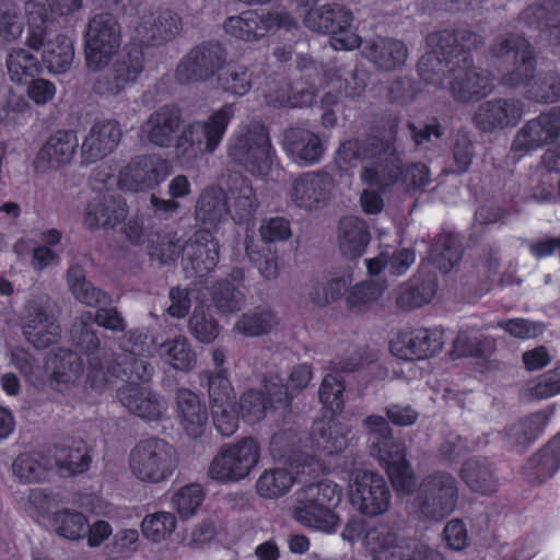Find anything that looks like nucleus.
<instances>
[{"label": "nucleus", "mask_w": 560, "mask_h": 560, "mask_svg": "<svg viewBox=\"0 0 560 560\" xmlns=\"http://www.w3.org/2000/svg\"><path fill=\"white\" fill-rule=\"evenodd\" d=\"M427 44L431 51L424 54L418 61L417 69L420 78L428 84L443 86V80L451 75V61H456L462 47L479 48L483 38L469 30H443L429 34Z\"/></svg>", "instance_id": "f257e3e1"}, {"label": "nucleus", "mask_w": 560, "mask_h": 560, "mask_svg": "<svg viewBox=\"0 0 560 560\" xmlns=\"http://www.w3.org/2000/svg\"><path fill=\"white\" fill-rule=\"evenodd\" d=\"M458 499L456 477L446 470H434L420 480L415 494V505L422 518L440 522L453 513Z\"/></svg>", "instance_id": "f03ea898"}, {"label": "nucleus", "mask_w": 560, "mask_h": 560, "mask_svg": "<svg viewBox=\"0 0 560 560\" xmlns=\"http://www.w3.org/2000/svg\"><path fill=\"white\" fill-rule=\"evenodd\" d=\"M178 465L177 452L172 444L159 438L138 442L130 452L131 474L142 482L166 481Z\"/></svg>", "instance_id": "7ed1b4c3"}, {"label": "nucleus", "mask_w": 560, "mask_h": 560, "mask_svg": "<svg viewBox=\"0 0 560 560\" xmlns=\"http://www.w3.org/2000/svg\"><path fill=\"white\" fill-rule=\"evenodd\" d=\"M121 26L117 18L102 12L92 16L84 33V58L89 71L100 72L108 67L121 45Z\"/></svg>", "instance_id": "20e7f679"}, {"label": "nucleus", "mask_w": 560, "mask_h": 560, "mask_svg": "<svg viewBox=\"0 0 560 560\" xmlns=\"http://www.w3.org/2000/svg\"><path fill=\"white\" fill-rule=\"evenodd\" d=\"M492 58L504 65H512V69L501 77V84L515 89L528 84L536 72V57L534 47L523 36L505 34L498 36L490 46Z\"/></svg>", "instance_id": "39448f33"}, {"label": "nucleus", "mask_w": 560, "mask_h": 560, "mask_svg": "<svg viewBox=\"0 0 560 560\" xmlns=\"http://www.w3.org/2000/svg\"><path fill=\"white\" fill-rule=\"evenodd\" d=\"M228 155L247 172L265 176L271 168L272 150L268 129L252 122L235 133L228 143Z\"/></svg>", "instance_id": "423d86ee"}, {"label": "nucleus", "mask_w": 560, "mask_h": 560, "mask_svg": "<svg viewBox=\"0 0 560 560\" xmlns=\"http://www.w3.org/2000/svg\"><path fill=\"white\" fill-rule=\"evenodd\" d=\"M553 141H557V144L546 151L544 163L549 171L560 172V168L551 167L548 160V154L560 148V106L526 121L517 130L511 144V151L521 158Z\"/></svg>", "instance_id": "0eeeda50"}, {"label": "nucleus", "mask_w": 560, "mask_h": 560, "mask_svg": "<svg viewBox=\"0 0 560 560\" xmlns=\"http://www.w3.org/2000/svg\"><path fill=\"white\" fill-rule=\"evenodd\" d=\"M474 49L462 47L456 61L447 65L451 68L448 91L454 101L463 104L479 101L492 91L489 73L474 66L470 54Z\"/></svg>", "instance_id": "6e6552de"}, {"label": "nucleus", "mask_w": 560, "mask_h": 560, "mask_svg": "<svg viewBox=\"0 0 560 560\" xmlns=\"http://www.w3.org/2000/svg\"><path fill=\"white\" fill-rule=\"evenodd\" d=\"M351 23V12L340 5L313 8L304 16L307 28L330 35L329 42L335 50H351L360 46L361 38Z\"/></svg>", "instance_id": "1a4fd4ad"}, {"label": "nucleus", "mask_w": 560, "mask_h": 560, "mask_svg": "<svg viewBox=\"0 0 560 560\" xmlns=\"http://www.w3.org/2000/svg\"><path fill=\"white\" fill-rule=\"evenodd\" d=\"M259 459V446L253 438L221 447L212 459L208 475L220 482L237 481L249 475Z\"/></svg>", "instance_id": "9d476101"}, {"label": "nucleus", "mask_w": 560, "mask_h": 560, "mask_svg": "<svg viewBox=\"0 0 560 560\" xmlns=\"http://www.w3.org/2000/svg\"><path fill=\"white\" fill-rule=\"evenodd\" d=\"M296 21L288 12L246 10L240 15L230 16L224 30L231 36L253 42L279 28H296Z\"/></svg>", "instance_id": "9b49d317"}, {"label": "nucleus", "mask_w": 560, "mask_h": 560, "mask_svg": "<svg viewBox=\"0 0 560 560\" xmlns=\"http://www.w3.org/2000/svg\"><path fill=\"white\" fill-rule=\"evenodd\" d=\"M226 60V51L218 42H203L186 54L175 70L180 84L200 83L211 79Z\"/></svg>", "instance_id": "f8f14e48"}, {"label": "nucleus", "mask_w": 560, "mask_h": 560, "mask_svg": "<svg viewBox=\"0 0 560 560\" xmlns=\"http://www.w3.org/2000/svg\"><path fill=\"white\" fill-rule=\"evenodd\" d=\"M72 346L86 355L88 382L91 387L102 390L105 387V370L115 353L101 347L97 331L88 323L73 325L71 329Z\"/></svg>", "instance_id": "ddd939ff"}, {"label": "nucleus", "mask_w": 560, "mask_h": 560, "mask_svg": "<svg viewBox=\"0 0 560 560\" xmlns=\"http://www.w3.org/2000/svg\"><path fill=\"white\" fill-rule=\"evenodd\" d=\"M390 490L383 476L373 471H358L354 477L351 502L365 515L385 513L390 505Z\"/></svg>", "instance_id": "4468645a"}, {"label": "nucleus", "mask_w": 560, "mask_h": 560, "mask_svg": "<svg viewBox=\"0 0 560 560\" xmlns=\"http://www.w3.org/2000/svg\"><path fill=\"white\" fill-rule=\"evenodd\" d=\"M171 173V164L158 154L135 158L120 173L119 185L130 191L151 189Z\"/></svg>", "instance_id": "2eb2a0df"}, {"label": "nucleus", "mask_w": 560, "mask_h": 560, "mask_svg": "<svg viewBox=\"0 0 560 560\" xmlns=\"http://www.w3.org/2000/svg\"><path fill=\"white\" fill-rule=\"evenodd\" d=\"M220 246L208 230L196 231L183 246V266L188 276L203 277L219 262Z\"/></svg>", "instance_id": "dca6fc26"}, {"label": "nucleus", "mask_w": 560, "mask_h": 560, "mask_svg": "<svg viewBox=\"0 0 560 560\" xmlns=\"http://www.w3.org/2000/svg\"><path fill=\"white\" fill-rule=\"evenodd\" d=\"M121 137L122 130L116 119L95 121L81 144V165H91L109 155L119 144Z\"/></svg>", "instance_id": "f3484780"}, {"label": "nucleus", "mask_w": 560, "mask_h": 560, "mask_svg": "<svg viewBox=\"0 0 560 560\" xmlns=\"http://www.w3.org/2000/svg\"><path fill=\"white\" fill-rule=\"evenodd\" d=\"M183 124L182 110L176 105H163L152 112L140 126V138L158 148L173 145Z\"/></svg>", "instance_id": "a211bd4d"}, {"label": "nucleus", "mask_w": 560, "mask_h": 560, "mask_svg": "<svg viewBox=\"0 0 560 560\" xmlns=\"http://www.w3.org/2000/svg\"><path fill=\"white\" fill-rule=\"evenodd\" d=\"M523 115V103L514 98H494L481 103L472 117L475 126L492 132L515 126Z\"/></svg>", "instance_id": "6ab92c4d"}, {"label": "nucleus", "mask_w": 560, "mask_h": 560, "mask_svg": "<svg viewBox=\"0 0 560 560\" xmlns=\"http://www.w3.org/2000/svg\"><path fill=\"white\" fill-rule=\"evenodd\" d=\"M22 331L34 348L46 349L57 342L60 326L42 303L32 301L25 307Z\"/></svg>", "instance_id": "aec40b11"}, {"label": "nucleus", "mask_w": 560, "mask_h": 560, "mask_svg": "<svg viewBox=\"0 0 560 560\" xmlns=\"http://www.w3.org/2000/svg\"><path fill=\"white\" fill-rule=\"evenodd\" d=\"M366 435L369 453L377 460H399L402 457V444L394 438L386 418L371 415L362 420Z\"/></svg>", "instance_id": "412c9836"}, {"label": "nucleus", "mask_w": 560, "mask_h": 560, "mask_svg": "<svg viewBox=\"0 0 560 560\" xmlns=\"http://www.w3.org/2000/svg\"><path fill=\"white\" fill-rule=\"evenodd\" d=\"M182 27V19L177 13L168 9H159L141 18L136 27V35L144 46H159L172 40Z\"/></svg>", "instance_id": "4be33fe9"}, {"label": "nucleus", "mask_w": 560, "mask_h": 560, "mask_svg": "<svg viewBox=\"0 0 560 560\" xmlns=\"http://www.w3.org/2000/svg\"><path fill=\"white\" fill-rule=\"evenodd\" d=\"M229 214L236 224L250 222L258 208L259 201L252 182L238 172L228 175L225 180Z\"/></svg>", "instance_id": "5701e85b"}, {"label": "nucleus", "mask_w": 560, "mask_h": 560, "mask_svg": "<svg viewBox=\"0 0 560 560\" xmlns=\"http://www.w3.org/2000/svg\"><path fill=\"white\" fill-rule=\"evenodd\" d=\"M443 335L438 330L416 329L399 332L392 341V351L402 360H422L438 353L443 347Z\"/></svg>", "instance_id": "b1692460"}, {"label": "nucleus", "mask_w": 560, "mask_h": 560, "mask_svg": "<svg viewBox=\"0 0 560 560\" xmlns=\"http://www.w3.org/2000/svg\"><path fill=\"white\" fill-rule=\"evenodd\" d=\"M116 397L131 413L148 421L160 420L166 410L162 397L136 383L121 385L116 392Z\"/></svg>", "instance_id": "393cba45"}, {"label": "nucleus", "mask_w": 560, "mask_h": 560, "mask_svg": "<svg viewBox=\"0 0 560 560\" xmlns=\"http://www.w3.org/2000/svg\"><path fill=\"white\" fill-rule=\"evenodd\" d=\"M79 147L77 135L70 130H60L51 135L38 151L34 165L42 173L69 164Z\"/></svg>", "instance_id": "a878e982"}, {"label": "nucleus", "mask_w": 560, "mask_h": 560, "mask_svg": "<svg viewBox=\"0 0 560 560\" xmlns=\"http://www.w3.org/2000/svg\"><path fill=\"white\" fill-rule=\"evenodd\" d=\"M332 178L327 173H305L292 186L291 199L300 208L317 209L331 196Z\"/></svg>", "instance_id": "bb28decb"}, {"label": "nucleus", "mask_w": 560, "mask_h": 560, "mask_svg": "<svg viewBox=\"0 0 560 560\" xmlns=\"http://www.w3.org/2000/svg\"><path fill=\"white\" fill-rule=\"evenodd\" d=\"M128 214L126 202L115 195L92 199L85 208L83 223L88 230L115 229Z\"/></svg>", "instance_id": "cd10ccee"}, {"label": "nucleus", "mask_w": 560, "mask_h": 560, "mask_svg": "<svg viewBox=\"0 0 560 560\" xmlns=\"http://www.w3.org/2000/svg\"><path fill=\"white\" fill-rule=\"evenodd\" d=\"M308 494L305 487L295 492V502L292 508L294 520L306 527L326 533L334 532L338 524V516Z\"/></svg>", "instance_id": "c85d7f7f"}, {"label": "nucleus", "mask_w": 560, "mask_h": 560, "mask_svg": "<svg viewBox=\"0 0 560 560\" xmlns=\"http://www.w3.org/2000/svg\"><path fill=\"white\" fill-rule=\"evenodd\" d=\"M52 456V468L61 477H70L84 472L91 464L89 446L82 439H66L49 450Z\"/></svg>", "instance_id": "c756f323"}, {"label": "nucleus", "mask_w": 560, "mask_h": 560, "mask_svg": "<svg viewBox=\"0 0 560 560\" xmlns=\"http://www.w3.org/2000/svg\"><path fill=\"white\" fill-rule=\"evenodd\" d=\"M234 114V105L225 104L213 112L207 120H197L187 125L206 154H212L217 150Z\"/></svg>", "instance_id": "7c9ffc66"}, {"label": "nucleus", "mask_w": 560, "mask_h": 560, "mask_svg": "<svg viewBox=\"0 0 560 560\" xmlns=\"http://www.w3.org/2000/svg\"><path fill=\"white\" fill-rule=\"evenodd\" d=\"M282 144L287 154L298 164L317 163L324 153L320 138L305 128H287L283 132Z\"/></svg>", "instance_id": "2f4dec72"}, {"label": "nucleus", "mask_w": 560, "mask_h": 560, "mask_svg": "<svg viewBox=\"0 0 560 560\" xmlns=\"http://www.w3.org/2000/svg\"><path fill=\"white\" fill-rule=\"evenodd\" d=\"M352 439L350 427L335 419L315 421L312 428V446L326 455L345 451Z\"/></svg>", "instance_id": "473e14b6"}, {"label": "nucleus", "mask_w": 560, "mask_h": 560, "mask_svg": "<svg viewBox=\"0 0 560 560\" xmlns=\"http://www.w3.org/2000/svg\"><path fill=\"white\" fill-rule=\"evenodd\" d=\"M177 411L185 432L197 439L208 425V409L200 398L190 389L180 388L176 393Z\"/></svg>", "instance_id": "72a5a7b5"}, {"label": "nucleus", "mask_w": 560, "mask_h": 560, "mask_svg": "<svg viewBox=\"0 0 560 560\" xmlns=\"http://www.w3.org/2000/svg\"><path fill=\"white\" fill-rule=\"evenodd\" d=\"M105 386L113 378L128 380V383H136V381L149 382L154 374V366L144 357L122 354L112 357L108 364H106Z\"/></svg>", "instance_id": "f704fd0d"}, {"label": "nucleus", "mask_w": 560, "mask_h": 560, "mask_svg": "<svg viewBox=\"0 0 560 560\" xmlns=\"http://www.w3.org/2000/svg\"><path fill=\"white\" fill-rule=\"evenodd\" d=\"M363 52L376 67L386 71L401 67L408 56L406 45L389 37H377L368 42Z\"/></svg>", "instance_id": "c9c22d12"}, {"label": "nucleus", "mask_w": 560, "mask_h": 560, "mask_svg": "<svg viewBox=\"0 0 560 560\" xmlns=\"http://www.w3.org/2000/svg\"><path fill=\"white\" fill-rule=\"evenodd\" d=\"M395 152L396 149L390 140L375 136L347 140L338 149V154L345 162L352 160H372L373 162L393 155Z\"/></svg>", "instance_id": "e433bc0d"}, {"label": "nucleus", "mask_w": 560, "mask_h": 560, "mask_svg": "<svg viewBox=\"0 0 560 560\" xmlns=\"http://www.w3.org/2000/svg\"><path fill=\"white\" fill-rule=\"evenodd\" d=\"M365 222L357 217H346L339 222L338 244L342 256L357 259L363 255L370 243Z\"/></svg>", "instance_id": "4c0bfd02"}, {"label": "nucleus", "mask_w": 560, "mask_h": 560, "mask_svg": "<svg viewBox=\"0 0 560 560\" xmlns=\"http://www.w3.org/2000/svg\"><path fill=\"white\" fill-rule=\"evenodd\" d=\"M560 466V433L534 454L524 467V476L530 483H541Z\"/></svg>", "instance_id": "58836bf2"}, {"label": "nucleus", "mask_w": 560, "mask_h": 560, "mask_svg": "<svg viewBox=\"0 0 560 560\" xmlns=\"http://www.w3.org/2000/svg\"><path fill=\"white\" fill-rule=\"evenodd\" d=\"M226 214H229V210L225 190L219 186L205 188L196 202V221L207 226H215Z\"/></svg>", "instance_id": "ea45409f"}, {"label": "nucleus", "mask_w": 560, "mask_h": 560, "mask_svg": "<svg viewBox=\"0 0 560 560\" xmlns=\"http://www.w3.org/2000/svg\"><path fill=\"white\" fill-rule=\"evenodd\" d=\"M402 175V162L397 153L388 155L383 160L371 162L363 167L361 179L364 184L380 191L392 187Z\"/></svg>", "instance_id": "a19ab883"}, {"label": "nucleus", "mask_w": 560, "mask_h": 560, "mask_svg": "<svg viewBox=\"0 0 560 560\" xmlns=\"http://www.w3.org/2000/svg\"><path fill=\"white\" fill-rule=\"evenodd\" d=\"M368 538L375 544V560H406L412 539L398 537L387 526H378L369 532Z\"/></svg>", "instance_id": "79ce46f5"}, {"label": "nucleus", "mask_w": 560, "mask_h": 560, "mask_svg": "<svg viewBox=\"0 0 560 560\" xmlns=\"http://www.w3.org/2000/svg\"><path fill=\"white\" fill-rule=\"evenodd\" d=\"M368 538L375 544V560H406L412 539L398 537L387 526H378L369 532Z\"/></svg>", "instance_id": "37998d69"}, {"label": "nucleus", "mask_w": 560, "mask_h": 560, "mask_svg": "<svg viewBox=\"0 0 560 560\" xmlns=\"http://www.w3.org/2000/svg\"><path fill=\"white\" fill-rule=\"evenodd\" d=\"M67 280L73 296L82 304L96 307L100 305H109L112 298L105 291L94 287L86 277L82 266L71 265L67 272Z\"/></svg>", "instance_id": "c03bdc74"}, {"label": "nucleus", "mask_w": 560, "mask_h": 560, "mask_svg": "<svg viewBox=\"0 0 560 560\" xmlns=\"http://www.w3.org/2000/svg\"><path fill=\"white\" fill-rule=\"evenodd\" d=\"M463 481L475 492L491 494L498 489V478L486 458H469L460 468Z\"/></svg>", "instance_id": "a18cd8bd"}, {"label": "nucleus", "mask_w": 560, "mask_h": 560, "mask_svg": "<svg viewBox=\"0 0 560 560\" xmlns=\"http://www.w3.org/2000/svg\"><path fill=\"white\" fill-rule=\"evenodd\" d=\"M42 58L50 72L66 73L70 70L74 59L72 40L62 34L55 35L46 44Z\"/></svg>", "instance_id": "49530a36"}, {"label": "nucleus", "mask_w": 560, "mask_h": 560, "mask_svg": "<svg viewBox=\"0 0 560 560\" xmlns=\"http://www.w3.org/2000/svg\"><path fill=\"white\" fill-rule=\"evenodd\" d=\"M460 240L453 233L440 234L432 245L430 259L441 271H451L462 259Z\"/></svg>", "instance_id": "de8ad7c7"}, {"label": "nucleus", "mask_w": 560, "mask_h": 560, "mask_svg": "<svg viewBox=\"0 0 560 560\" xmlns=\"http://www.w3.org/2000/svg\"><path fill=\"white\" fill-rule=\"evenodd\" d=\"M160 349L161 358L175 370L189 372L197 364V355L185 337L166 340L161 345Z\"/></svg>", "instance_id": "09e8293b"}, {"label": "nucleus", "mask_w": 560, "mask_h": 560, "mask_svg": "<svg viewBox=\"0 0 560 560\" xmlns=\"http://www.w3.org/2000/svg\"><path fill=\"white\" fill-rule=\"evenodd\" d=\"M5 62L10 79L16 83H26L42 71L37 57L25 48H12Z\"/></svg>", "instance_id": "8fccbe9b"}, {"label": "nucleus", "mask_w": 560, "mask_h": 560, "mask_svg": "<svg viewBox=\"0 0 560 560\" xmlns=\"http://www.w3.org/2000/svg\"><path fill=\"white\" fill-rule=\"evenodd\" d=\"M436 284L433 278H428L420 283L404 284L396 295V306L409 312L429 303L434 296Z\"/></svg>", "instance_id": "3c124183"}, {"label": "nucleus", "mask_w": 560, "mask_h": 560, "mask_svg": "<svg viewBox=\"0 0 560 560\" xmlns=\"http://www.w3.org/2000/svg\"><path fill=\"white\" fill-rule=\"evenodd\" d=\"M548 416L544 412H535L524 418L506 431V438L511 445L518 447L528 446L544 430Z\"/></svg>", "instance_id": "603ef678"}, {"label": "nucleus", "mask_w": 560, "mask_h": 560, "mask_svg": "<svg viewBox=\"0 0 560 560\" xmlns=\"http://www.w3.org/2000/svg\"><path fill=\"white\" fill-rule=\"evenodd\" d=\"M277 324V317L270 310L256 307L238 318L235 329L246 337H258L271 331Z\"/></svg>", "instance_id": "864d4df0"}, {"label": "nucleus", "mask_w": 560, "mask_h": 560, "mask_svg": "<svg viewBox=\"0 0 560 560\" xmlns=\"http://www.w3.org/2000/svg\"><path fill=\"white\" fill-rule=\"evenodd\" d=\"M143 61L142 50L137 46H132L119 55L115 61H110L108 66L126 89L138 79L143 70Z\"/></svg>", "instance_id": "5fc2aeb1"}, {"label": "nucleus", "mask_w": 560, "mask_h": 560, "mask_svg": "<svg viewBox=\"0 0 560 560\" xmlns=\"http://www.w3.org/2000/svg\"><path fill=\"white\" fill-rule=\"evenodd\" d=\"M522 19L530 26L551 28L560 22V2L558 0H541L528 5L522 12Z\"/></svg>", "instance_id": "6e6d98bb"}, {"label": "nucleus", "mask_w": 560, "mask_h": 560, "mask_svg": "<svg viewBox=\"0 0 560 560\" xmlns=\"http://www.w3.org/2000/svg\"><path fill=\"white\" fill-rule=\"evenodd\" d=\"M200 377L207 383L211 407H228L229 402L236 401V395L225 369H220L215 372L206 371Z\"/></svg>", "instance_id": "4d7b16f0"}, {"label": "nucleus", "mask_w": 560, "mask_h": 560, "mask_svg": "<svg viewBox=\"0 0 560 560\" xmlns=\"http://www.w3.org/2000/svg\"><path fill=\"white\" fill-rule=\"evenodd\" d=\"M218 85L225 93L243 96L253 86V72L242 65L229 66L218 74Z\"/></svg>", "instance_id": "13d9d810"}, {"label": "nucleus", "mask_w": 560, "mask_h": 560, "mask_svg": "<svg viewBox=\"0 0 560 560\" xmlns=\"http://www.w3.org/2000/svg\"><path fill=\"white\" fill-rule=\"evenodd\" d=\"M189 332L200 342L210 343L220 334V326L209 306L199 305L188 320Z\"/></svg>", "instance_id": "bf43d9fd"}, {"label": "nucleus", "mask_w": 560, "mask_h": 560, "mask_svg": "<svg viewBox=\"0 0 560 560\" xmlns=\"http://www.w3.org/2000/svg\"><path fill=\"white\" fill-rule=\"evenodd\" d=\"M294 481L291 472L284 468L266 470L257 480V492L262 498L275 499L285 494Z\"/></svg>", "instance_id": "052dcab7"}, {"label": "nucleus", "mask_w": 560, "mask_h": 560, "mask_svg": "<svg viewBox=\"0 0 560 560\" xmlns=\"http://www.w3.org/2000/svg\"><path fill=\"white\" fill-rule=\"evenodd\" d=\"M560 393V368L550 370L525 383L521 397L525 400L546 399Z\"/></svg>", "instance_id": "680f3d73"}, {"label": "nucleus", "mask_w": 560, "mask_h": 560, "mask_svg": "<svg viewBox=\"0 0 560 560\" xmlns=\"http://www.w3.org/2000/svg\"><path fill=\"white\" fill-rule=\"evenodd\" d=\"M560 393V368L550 370L525 383L521 397L525 400L546 399Z\"/></svg>", "instance_id": "e2e57ef3"}, {"label": "nucleus", "mask_w": 560, "mask_h": 560, "mask_svg": "<svg viewBox=\"0 0 560 560\" xmlns=\"http://www.w3.org/2000/svg\"><path fill=\"white\" fill-rule=\"evenodd\" d=\"M43 459L44 456L40 453L21 454L13 462V472L23 482L39 481L47 469H52L51 460L43 462Z\"/></svg>", "instance_id": "0e129e2a"}, {"label": "nucleus", "mask_w": 560, "mask_h": 560, "mask_svg": "<svg viewBox=\"0 0 560 560\" xmlns=\"http://www.w3.org/2000/svg\"><path fill=\"white\" fill-rule=\"evenodd\" d=\"M349 283L343 278L313 282L307 291L310 302L316 307H325L339 300L348 290Z\"/></svg>", "instance_id": "69168bd1"}, {"label": "nucleus", "mask_w": 560, "mask_h": 560, "mask_svg": "<svg viewBox=\"0 0 560 560\" xmlns=\"http://www.w3.org/2000/svg\"><path fill=\"white\" fill-rule=\"evenodd\" d=\"M55 529L58 535L68 539H80L86 534L88 520L77 511L62 510L55 514Z\"/></svg>", "instance_id": "338daca9"}, {"label": "nucleus", "mask_w": 560, "mask_h": 560, "mask_svg": "<svg viewBox=\"0 0 560 560\" xmlns=\"http://www.w3.org/2000/svg\"><path fill=\"white\" fill-rule=\"evenodd\" d=\"M183 246L176 233H156L151 238L150 255L162 264L174 262L183 255Z\"/></svg>", "instance_id": "774afa93"}]
</instances>
